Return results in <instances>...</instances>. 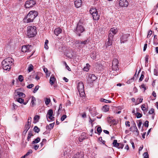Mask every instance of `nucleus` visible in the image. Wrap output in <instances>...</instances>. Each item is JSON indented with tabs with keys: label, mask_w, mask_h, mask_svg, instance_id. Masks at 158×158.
<instances>
[{
	"label": "nucleus",
	"mask_w": 158,
	"mask_h": 158,
	"mask_svg": "<svg viewBox=\"0 0 158 158\" xmlns=\"http://www.w3.org/2000/svg\"><path fill=\"white\" fill-rule=\"evenodd\" d=\"M46 141V140L45 139H43L42 141V142L40 143V144L41 145V146H42L44 144Z\"/></svg>",
	"instance_id": "obj_50"
},
{
	"label": "nucleus",
	"mask_w": 158,
	"mask_h": 158,
	"mask_svg": "<svg viewBox=\"0 0 158 158\" xmlns=\"http://www.w3.org/2000/svg\"><path fill=\"white\" fill-rule=\"evenodd\" d=\"M32 136H33V135L32 133V131H30L29 132L27 137V140L28 141L30 140V138Z\"/></svg>",
	"instance_id": "obj_21"
},
{
	"label": "nucleus",
	"mask_w": 158,
	"mask_h": 158,
	"mask_svg": "<svg viewBox=\"0 0 158 158\" xmlns=\"http://www.w3.org/2000/svg\"><path fill=\"white\" fill-rule=\"evenodd\" d=\"M32 152V151L31 150H29L28 152H27V153H26V154H25V156H27L28 155H29Z\"/></svg>",
	"instance_id": "obj_51"
},
{
	"label": "nucleus",
	"mask_w": 158,
	"mask_h": 158,
	"mask_svg": "<svg viewBox=\"0 0 158 158\" xmlns=\"http://www.w3.org/2000/svg\"><path fill=\"white\" fill-rule=\"evenodd\" d=\"M48 40H45L44 44V48L46 49H48Z\"/></svg>",
	"instance_id": "obj_37"
},
{
	"label": "nucleus",
	"mask_w": 158,
	"mask_h": 158,
	"mask_svg": "<svg viewBox=\"0 0 158 158\" xmlns=\"http://www.w3.org/2000/svg\"><path fill=\"white\" fill-rule=\"evenodd\" d=\"M53 114V110L52 109L49 110L47 112V114H46V117L47 119H48V116H51Z\"/></svg>",
	"instance_id": "obj_24"
},
{
	"label": "nucleus",
	"mask_w": 158,
	"mask_h": 158,
	"mask_svg": "<svg viewBox=\"0 0 158 158\" xmlns=\"http://www.w3.org/2000/svg\"><path fill=\"white\" fill-rule=\"evenodd\" d=\"M17 101L20 103L23 102L24 99L22 98H19L17 100Z\"/></svg>",
	"instance_id": "obj_41"
},
{
	"label": "nucleus",
	"mask_w": 158,
	"mask_h": 158,
	"mask_svg": "<svg viewBox=\"0 0 158 158\" xmlns=\"http://www.w3.org/2000/svg\"><path fill=\"white\" fill-rule=\"evenodd\" d=\"M38 13L35 10L30 11L23 19L25 23H29L32 22L34 19L38 16Z\"/></svg>",
	"instance_id": "obj_2"
},
{
	"label": "nucleus",
	"mask_w": 158,
	"mask_h": 158,
	"mask_svg": "<svg viewBox=\"0 0 158 158\" xmlns=\"http://www.w3.org/2000/svg\"><path fill=\"white\" fill-rule=\"evenodd\" d=\"M98 140L100 141L103 144H105V143L106 142L105 141L102 140V137H99V138Z\"/></svg>",
	"instance_id": "obj_48"
},
{
	"label": "nucleus",
	"mask_w": 158,
	"mask_h": 158,
	"mask_svg": "<svg viewBox=\"0 0 158 158\" xmlns=\"http://www.w3.org/2000/svg\"><path fill=\"white\" fill-rule=\"evenodd\" d=\"M39 86L38 85H36L35 86V89L33 91L34 93H35L38 89Z\"/></svg>",
	"instance_id": "obj_46"
},
{
	"label": "nucleus",
	"mask_w": 158,
	"mask_h": 158,
	"mask_svg": "<svg viewBox=\"0 0 158 158\" xmlns=\"http://www.w3.org/2000/svg\"><path fill=\"white\" fill-rule=\"evenodd\" d=\"M30 128V127H29L27 126H25L24 128V130L23 132V134L25 135Z\"/></svg>",
	"instance_id": "obj_30"
},
{
	"label": "nucleus",
	"mask_w": 158,
	"mask_h": 158,
	"mask_svg": "<svg viewBox=\"0 0 158 158\" xmlns=\"http://www.w3.org/2000/svg\"><path fill=\"white\" fill-rule=\"evenodd\" d=\"M34 84H31L27 86V87L28 88L31 89L33 86H34Z\"/></svg>",
	"instance_id": "obj_57"
},
{
	"label": "nucleus",
	"mask_w": 158,
	"mask_h": 158,
	"mask_svg": "<svg viewBox=\"0 0 158 158\" xmlns=\"http://www.w3.org/2000/svg\"><path fill=\"white\" fill-rule=\"evenodd\" d=\"M18 79L20 82H22L23 80V76L22 75H19L18 77Z\"/></svg>",
	"instance_id": "obj_40"
},
{
	"label": "nucleus",
	"mask_w": 158,
	"mask_h": 158,
	"mask_svg": "<svg viewBox=\"0 0 158 158\" xmlns=\"http://www.w3.org/2000/svg\"><path fill=\"white\" fill-rule=\"evenodd\" d=\"M136 114H137L136 116L137 118H141L142 115V114H141L139 112L137 113Z\"/></svg>",
	"instance_id": "obj_47"
},
{
	"label": "nucleus",
	"mask_w": 158,
	"mask_h": 158,
	"mask_svg": "<svg viewBox=\"0 0 158 158\" xmlns=\"http://www.w3.org/2000/svg\"><path fill=\"white\" fill-rule=\"evenodd\" d=\"M67 118V116L66 115H63L61 118V120L62 121H63Z\"/></svg>",
	"instance_id": "obj_45"
},
{
	"label": "nucleus",
	"mask_w": 158,
	"mask_h": 158,
	"mask_svg": "<svg viewBox=\"0 0 158 158\" xmlns=\"http://www.w3.org/2000/svg\"><path fill=\"white\" fill-rule=\"evenodd\" d=\"M62 32V30L60 28H56L54 30V33L55 35L57 36L59 34L61 33Z\"/></svg>",
	"instance_id": "obj_16"
},
{
	"label": "nucleus",
	"mask_w": 158,
	"mask_h": 158,
	"mask_svg": "<svg viewBox=\"0 0 158 158\" xmlns=\"http://www.w3.org/2000/svg\"><path fill=\"white\" fill-rule=\"evenodd\" d=\"M130 36L129 34H123L120 38V42L121 43H124L127 41V39Z\"/></svg>",
	"instance_id": "obj_9"
},
{
	"label": "nucleus",
	"mask_w": 158,
	"mask_h": 158,
	"mask_svg": "<svg viewBox=\"0 0 158 158\" xmlns=\"http://www.w3.org/2000/svg\"><path fill=\"white\" fill-rule=\"evenodd\" d=\"M34 149L35 150H36L39 147V145L38 144L35 145L34 146Z\"/></svg>",
	"instance_id": "obj_64"
},
{
	"label": "nucleus",
	"mask_w": 158,
	"mask_h": 158,
	"mask_svg": "<svg viewBox=\"0 0 158 158\" xmlns=\"http://www.w3.org/2000/svg\"><path fill=\"white\" fill-rule=\"evenodd\" d=\"M16 93L19 97L24 98L25 96V95L24 94L20 92L17 91V92Z\"/></svg>",
	"instance_id": "obj_27"
},
{
	"label": "nucleus",
	"mask_w": 158,
	"mask_h": 158,
	"mask_svg": "<svg viewBox=\"0 0 158 158\" xmlns=\"http://www.w3.org/2000/svg\"><path fill=\"white\" fill-rule=\"evenodd\" d=\"M37 33L36 28L35 26H28L27 29V35L29 38L34 37Z\"/></svg>",
	"instance_id": "obj_3"
},
{
	"label": "nucleus",
	"mask_w": 158,
	"mask_h": 158,
	"mask_svg": "<svg viewBox=\"0 0 158 158\" xmlns=\"http://www.w3.org/2000/svg\"><path fill=\"white\" fill-rule=\"evenodd\" d=\"M107 100H106L104 98H101L100 99V101L101 102H105V103H107V102L106 101H107Z\"/></svg>",
	"instance_id": "obj_56"
},
{
	"label": "nucleus",
	"mask_w": 158,
	"mask_h": 158,
	"mask_svg": "<svg viewBox=\"0 0 158 158\" xmlns=\"http://www.w3.org/2000/svg\"><path fill=\"white\" fill-rule=\"evenodd\" d=\"M34 131L35 132L38 133L40 131V130L37 126H35L34 128Z\"/></svg>",
	"instance_id": "obj_34"
},
{
	"label": "nucleus",
	"mask_w": 158,
	"mask_h": 158,
	"mask_svg": "<svg viewBox=\"0 0 158 158\" xmlns=\"http://www.w3.org/2000/svg\"><path fill=\"white\" fill-rule=\"evenodd\" d=\"M143 155L144 156V158H148L149 155L147 152H145L144 153Z\"/></svg>",
	"instance_id": "obj_44"
},
{
	"label": "nucleus",
	"mask_w": 158,
	"mask_h": 158,
	"mask_svg": "<svg viewBox=\"0 0 158 158\" xmlns=\"http://www.w3.org/2000/svg\"><path fill=\"white\" fill-rule=\"evenodd\" d=\"M44 100L46 106H48L51 102V99L50 98H44Z\"/></svg>",
	"instance_id": "obj_23"
},
{
	"label": "nucleus",
	"mask_w": 158,
	"mask_h": 158,
	"mask_svg": "<svg viewBox=\"0 0 158 158\" xmlns=\"http://www.w3.org/2000/svg\"><path fill=\"white\" fill-rule=\"evenodd\" d=\"M89 41L88 40H85L84 41H78L76 42V44H79V47H82L85 44L88 43Z\"/></svg>",
	"instance_id": "obj_12"
},
{
	"label": "nucleus",
	"mask_w": 158,
	"mask_h": 158,
	"mask_svg": "<svg viewBox=\"0 0 158 158\" xmlns=\"http://www.w3.org/2000/svg\"><path fill=\"white\" fill-rule=\"evenodd\" d=\"M33 69V66L32 64H31L28 67V70L29 71V72H31V71Z\"/></svg>",
	"instance_id": "obj_38"
},
{
	"label": "nucleus",
	"mask_w": 158,
	"mask_h": 158,
	"mask_svg": "<svg viewBox=\"0 0 158 158\" xmlns=\"http://www.w3.org/2000/svg\"><path fill=\"white\" fill-rule=\"evenodd\" d=\"M48 118L49 119L51 120H53L54 118V117L52 116V115H50L48 116Z\"/></svg>",
	"instance_id": "obj_61"
},
{
	"label": "nucleus",
	"mask_w": 158,
	"mask_h": 158,
	"mask_svg": "<svg viewBox=\"0 0 158 158\" xmlns=\"http://www.w3.org/2000/svg\"><path fill=\"white\" fill-rule=\"evenodd\" d=\"M90 56L93 59H95L96 57V53L94 52H92L90 55Z\"/></svg>",
	"instance_id": "obj_32"
},
{
	"label": "nucleus",
	"mask_w": 158,
	"mask_h": 158,
	"mask_svg": "<svg viewBox=\"0 0 158 158\" xmlns=\"http://www.w3.org/2000/svg\"><path fill=\"white\" fill-rule=\"evenodd\" d=\"M40 138L39 137H38L36 139H35L33 141H32V143L34 144L38 143H39L40 142Z\"/></svg>",
	"instance_id": "obj_31"
},
{
	"label": "nucleus",
	"mask_w": 158,
	"mask_h": 158,
	"mask_svg": "<svg viewBox=\"0 0 158 158\" xmlns=\"http://www.w3.org/2000/svg\"><path fill=\"white\" fill-rule=\"evenodd\" d=\"M109 31L111 32V33H113L114 35H115L117 33L118 30L117 28H112L110 29Z\"/></svg>",
	"instance_id": "obj_19"
},
{
	"label": "nucleus",
	"mask_w": 158,
	"mask_h": 158,
	"mask_svg": "<svg viewBox=\"0 0 158 158\" xmlns=\"http://www.w3.org/2000/svg\"><path fill=\"white\" fill-rule=\"evenodd\" d=\"M136 129L137 127L136 126V124L135 123H134L133 126H131L130 128V131L133 132H134L135 131V129Z\"/></svg>",
	"instance_id": "obj_18"
},
{
	"label": "nucleus",
	"mask_w": 158,
	"mask_h": 158,
	"mask_svg": "<svg viewBox=\"0 0 158 158\" xmlns=\"http://www.w3.org/2000/svg\"><path fill=\"white\" fill-rule=\"evenodd\" d=\"M139 123L138 124L139 128H140L142 123V122L140 120L139 121Z\"/></svg>",
	"instance_id": "obj_63"
},
{
	"label": "nucleus",
	"mask_w": 158,
	"mask_h": 158,
	"mask_svg": "<svg viewBox=\"0 0 158 158\" xmlns=\"http://www.w3.org/2000/svg\"><path fill=\"white\" fill-rule=\"evenodd\" d=\"M149 122L148 121H146L145 122L144 125L145 127H148L149 125Z\"/></svg>",
	"instance_id": "obj_54"
},
{
	"label": "nucleus",
	"mask_w": 158,
	"mask_h": 158,
	"mask_svg": "<svg viewBox=\"0 0 158 158\" xmlns=\"http://www.w3.org/2000/svg\"><path fill=\"white\" fill-rule=\"evenodd\" d=\"M44 72L46 73L47 76H50V73H48V71L47 68H44Z\"/></svg>",
	"instance_id": "obj_36"
},
{
	"label": "nucleus",
	"mask_w": 158,
	"mask_h": 158,
	"mask_svg": "<svg viewBox=\"0 0 158 158\" xmlns=\"http://www.w3.org/2000/svg\"><path fill=\"white\" fill-rule=\"evenodd\" d=\"M144 72L143 71L142 72V74L141 75V76L139 79V81H142L143 80V78L144 77Z\"/></svg>",
	"instance_id": "obj_39"
},
{
	"label": "nucleus",
	"mask_w": 158,
	"mask_h": 158,
	"mask_svg": "<svg viewBox=\"0 0 158 158\" xmlns=\"http://www.w3.org/2000/svg\"><path fill=\"white\" fill-rule=\"evenodd\" d=\"M97 131L99 133V135L100 134V133L102 131V129L101 127H98L97 128Z\"/></svg>",
	"instance_id": "obj_43"
},
{
	"label": "nucleus",
	"mask_w": 158,
	"mask_h": 158,
	"mask_svg": "<svg viewBox=\"0 0 158 158\" xmlns=\"http://www.w3.org/2000/svg\"><path fill=\"white\" fill-rule=\"evenodd\" d=\"M154 111V110L152 108L149 111L148 113L150 114H153Z\"/></svg>",
	"instance_id": "obj_55"
},
{
	"label": "nucleus",
	"mask_w": 158,
	"mask_h": 158,
	"mask_svg": "<svg viewBox=\"0 0 158 158\" xmlns=\"http://www.w3.org/2000/svg\"><path fill=\"white\" fill-rule=\"evenodd\" d=\"M88 65H89V64H86V66L85 67L83 68V70L85 71H88L89 69V67L88 66Z\"/></svg>",
	"instance_id": "obj_42"
},
{
	"label": "nucleus",
	"mask_w": 158,
	"mask_h": 158,
	"mask_svg": "<svg viewBox=\"0 0 158 158\" xmlns=\"http://www.w3.org/2000/svg\"><path fill=\"white\" fill-rule=\"evenodd\" d=\"M114 35L113 33H111V32L109 31V35L108 36V38L109 39L113 40V37L114 36Z\"/></svg>",
	"instance_id": "obj_29"
},
{
	"label": "nucleus",
	"mask_w": 158,
	"mask_h": 158,
	"mask_svg": "<svg viewBox=\"0 0 158 158\" xmlns=\"http://www.w3.org/2000/svg\"><path fill=\"white\" fill-rule=\"evenodd\" d=\"M118 61L116 59H114L112 62V69L113 70L117 71L118 70Z\"/></svg>",
	"instance_id": "obj_7"
},
{
	"label": "nucleus",
	"mask_w": 158,
	"mask_h": 158,
	"mask_svg": "<svg viewBox=\"0 0 158 158\" xmlns=\"http://www.w3.org/2000/svg\"><path fill=\"white\" fill-rule=\"evenodd\" d=\"M109 106L107 105H105L103 106L102 108V110L105 112L108 111L109 110Z\"/></svg>",
	"instance_id": "obj_22"
},
{
	"label": "nucleus",
	"mask_w": 158,
	"mask_h": 158,
	"mask_svg": "<svg viewBox=\"0 0 158 158\" xmlns=\"http://www.w3.org/2000/svg\"><path fill=\"white\" fill-rule=\"evenodd\" d=\"M31 124V122L27 121V123L25 125V126H27V127H30Z\"/></svg>",
	"instance_id": "obj_58"
},
{
	"label": "nucleus",
	"mask_w": 158,
	"mask_h": 158,
	"mask_svg": "<svg viewBox=\"0 0 158 158\" xmlns=\"http://www.w3.org/2000/svg\"><path fill=\"white\" fill-rule=\"evenodd\" d=\"M141 88L144 89V91L147 89L145 85L144 84H142L140 86Z\"/></svg>",
	"instance_id": "obj_60"
},
{
	"label": "nucleus",
	"mask_w": 158,
	"mask_h": 158,
	"mask_svg": "<svg viewBox=\"0 0 158 158\" xmlns=\"http://www.w3.org/2000/svg\"><path fill=\"white\" fill-rule=\"evenodd\" d=\"M119 143H118L117 142V140L115 139L114 140L112 144L114 147L118 148L119 145Z\"/></svg>",
	"instance_id": "obj_20"
},
{
	"label": "nucleus",
	"mask_w": 158,
	"mask_h": 158,
	"mask_svg": "<svg viewBox=\"0 0 158 158\" xmlns=\"http://www.w3.org/2000/svg\"><path fill=\"white\" fill-rule=\"evenodd\" d=\"M35 98L34 97L32 96L31 97V106H33L35 104Z\"/></svg>",
	"instance_id": "obj_28"
},
{
	"label": "nucleus",
	"mask_w": 158,
	"mask_h": 158,
	"mask_svg": "<svg viewBox=\"0 0 158 158\" xmlns=\"http://www.w3.org/2000/svg\"><path fill=\"white\" fill-rule=\"evenodd\" d=\"M82 23L80 21L77 24V26L74 30V32L78 36H80L81 34L84 32L85 28L82 25Z\"/></svg>",
	"instance_id": "obj_4"
},
{
	"label": "nucleus",
	"mask_w": 158,
	"mask_h": 158,
	"mask_svg": "<svg viewBox=\"0 0 158 158\" xmlns=\"http://www.w3.org/2000/svg\"><path fill=\"white\" fill-rule=\"evenodd\" d=\"M75 6L77 8L80 7L82 4L81 0H74Z\"/></svg>",
	"instance_id": "obj_14"
},
{
	"label": "nucleus",
	"mask_w": 158,
	"mask_h": 158,
	"mask_svg": "<svg viewBox=\"0 0 158 158\" xmlns=\"http://www.w3.org/2000/svg\"><path fill=\"white\" fill-rule=\"evenodd\" d=\"M111 124H113L114 125L116 124V120L114 119H113L111 121V122L110 123Z\"/></svg>",
	"instance_id": "obj_53"
},
{
	"label": "nucleus",
	"mask_w": 158,
	"mask_h": 158,
	"mask_svg": "<svg viewBox=\"0 0 158 158\" xmlns=\"http://www.w3.org/2000/svg\"><path fill=\"white\" fill-rule=\"evenodd\" d=\"M152 31L151 30L149 31L148 32L147 37L148 38H149L150 37V36L151 35H152Z\"/></svg>",
	"instance_id": "obj_49"
},
{
	"label": "nucleus",
	"mask_w": 158,
	"mask_h": 158,
	"mask_svg": "<svg viewBox=\"0 0 158 158\" xmlns=\"http://www.w3.org/2000/svg\"><path fill=\"white\" fill-rule=\"evenodd\" d=\"M36 4L35 1L34 0H30L27 1L24 5L26 8H29L32 7Z\"/></svg>",
	"instance_id": "obj_8"
},
{
	"label": "nucleus",
	"mask_w": 158,
	"mask_h": 158,
	"mask_svg": "<svg viewBox=\"0 0 158 158\" xmlns=\"http://www.w3.org/2000/svg\"><path fill=\"white\" fill-rule=\"evenodd\" d=\"M72 158H84L83 154L81 152H78Z\"/></svg>",
	"instance_id": "obj_13"
},
{
	"label": "nucleus",
	"mask_w": 158,
	"mask_h": 158,
	"mask_svg": "<svg viewBox=\"0 0 158 158\" xmlns=\"http://www.w3.org/2000/svg\"><path fill=\"white\" fill-rule=\"evenodd\" d=\"M56 80V79L55 78L54 76V75L51 76L49 80L50 84L51 85H53L54 84V82Z\"/></svg>",
	"instance_id": "obj_17"
},
{
	"label": "nucleus",
	"mask_w": 158,
	"mask_h": 158,
	"mask_svg": "<svg viewBox=\"0 0 158 158\" xmlns=\"http://www.w3.org/2000/svg\"><path fill=\"white\" fill-rule=\"evenodd\" d=\"M13 59L11 57L5 59L2 63L3 69L5 70L9 71L11 68V66L13 64Z\"/></svg>",
	"instance_id": "obj_1"
},
{
	"label": "nucleus",
	"mask_w": 158,
	"mask_h": 158,
	"mask_svg": "<svg viewBox=\"0 0 158 158\" xmlns=\"http://www.w3.org/2000/svg\"><path fill=\"white\" fill-rule=\"evenodd\" d=\"M90 78L91 79V81H93L96 80L97 79V77L94 75L92 74L90 77Z\"/></svg>",
	"instance_id": "obj_35"
},
{
	"label": "nucleus",
	"mask_w": 158,
	"mask_h": 158,
	"mask_svg": "<svg viewBox=\"0 0 158 158\" xmlns=\"http://www.w3.org/2000/svg\"><path fill=\"white\" fill-rule=\"evenodd\" d=\"M89 12L90 14L92 15L94 19L98 20L99 19V15H98V11L96 8H91Z\"/></svg>",
	"instance_id": "obj_6"
},
{
	"label": "nucleus",
	"mask_w": 158,
	"mask_h": 158,
	"mask_svg": "<svg viewBox=\"0 0 158 158\" xmlns=\"http://www.w3.org/2000/svg\"><path fill=\"white\" fill-rule=\"evenodd\" d=\"M124 145L122 143H119V145L118 148L123 149V148Z\"/></svg>",
	"instance_id": "obj_52"
},
{
	"label": "nucleus",
	"mask_w": 158,
	"mask_h": 158,
	"mask_svg": "<svg viewBox=\"0 0 158 158\" xmlns=\"http://www.w3.org/2000/svg\"><path fill=\"white\" fill-rule=\"evenodd\" d=\"M54 123L49 124V125H47L46 127V129L51 130L54 127Z\"/></svg>",
	"instance_id": "obj_25"
},
{
	"label": "nucleus",
	"mask_w": 158,
	"mask_h": 158,
	"mask_svg": "<svg viewBox=\"0 0 158 158\" xmlns=\"http://www.w3.org/2000/svg\"><path fill=\"white\" fill-rule=\"evenodd\" d=\"M141 108L143 110L146 111V108L145 106V105H142L141 107Z\"/></svg>",
	"instance_id": "obj_62"
},
{
	"label": "nucleus",
	"mask_w": 158,
	"mask_h": 158,
	"mask_svg": "<svg viewBox=\"0 0 158 158\" xmlns=\"http://www.w3.org/2000/svg\"><path fill=\"white\" fill-rule=\"evenodd\" d=\"M120 6L122 7H127L128 5V1L126 0H120L119 2Z\"/></svg>",
	"instance_id": "obj_11"
},
{
	"label": "nucleus",
	"mask_w": 158,
	"mask_h": 158,
	"mask_svg": "<svg viewBox=\"0 0 158 158\" xmlns=\"http://www.w3.org/2000/svg\"><path fill=\"white\" fill-rule=\"evenodd\" d=\"M108 41L106 42L105 43V46L106 47L110 46L112 44L113 40L110 39H109L108 38Z\"/></svg>",
	"instance_id": "obj_15"
},
{
	"label": "nucleus",
	"mask_w": 158,
	"mask_h": 158,
	"mask_svg": "<svg viewBox=\"0 0 158 158\" xmlns=\"http://www.w3.org/2000/svg\"><path fill=\"white\" fill-rule=\"evenodd\" d=\"M63 64L64 65H65V68L66 69H67L69 71H71V69L68 66V65L66 63L65 61H63Z\"/></svg>",
	"instance_id": "obj_33"
},
{
	"label": "nucleus",
	"mask_w": 158,
	"mask_h": 158,
	"mask_svg": "<svg viewBox=\"0 0 158 158\" xmlns=\"http://www.w3.org/2000/svg\"><path fill=\"white\" fill-rule=\"evenodd\" d=\"M84 88V85L82 82H79L78 83L77 89L81 97H84L85 94Z\"/></svg>",
	"instance_id": "obj_5"
},
{
	"label": "nucleus",
	"mask_w": 158,
	"mask_h": 158,
	"mask_svg": "<svg viewBox=\"0 0 158 158\" xmlns=\"http://www.w3.org/2000/svg\"><path fill=\"white\" fill-rule=\"evenodd\" d=\"M40 119V116L38 115H36L34 118V123H35L38 122L39 120Z\"/></svg>",
	"instance_id": "obj_26"
},
{
	"label": "nucleus",
	"mask_w": 158,
	"mask_h": 158,
	"mask_svg": "<svg viewBox=\"0 0 158 158\" xmlns=\"http://www.w3.org/2000/svg\"><path fill=\"white\" fill-rule=\"evenodd\" d=\"M154 74L156 76H158V70L156 69H154Z\"/></svg>",
	"instance_id": "obj_59"
},
{
	"label": "nucleus",
	"mask_w": 158,
	"mask_h": 158,
	"mask_svg": "<svg viewBox=\"0 0 158 158\" xmlns=\"http://www.w3.org/2000/svg\"><path fill=\"white\" fill-rule=\"evenodd\" d=\"M31 45H26L23 46L22 48V51L23 52H31Z\"/></svg>",
	"instance_id": "obj_10"
}]
</instances>
